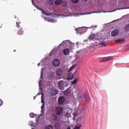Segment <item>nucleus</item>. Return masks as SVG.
Instances as JSON below:
<instances>
[{"instance_id":"f257e3e1","label":"nucleus","mask_w":129,"mask_h":129,"mask_svg":"<svg viewBox=\"0 0 129 129\" xmlns=\"http://www.w3.org/2000/svg\"><path fill=\"white\" fill-rule=\"evenodd\" d=\"M44 69L45 68H43L41 69L40 79L39 81L40 92L36 95V96L38 95H41V103H42L43 104L41 107V113L42 114H40V116L42 115V114H44L45 112V101H44V94H43V90L41 88V86H42V81H43V70H44Z\"/></svg>"},{"instance_id":"f03ea898","label":"nucleus","mask_w":129,"mask_h":129,"mask_svg":"<svg viewBox=\"0 0 129 129\" xmlns=\"http://www.w3.org/2000/svg\"><path fill=\"white\" fill-rule=\"evenodd\" d=\"M84 98L86 99L87 102H90V97H89V96L84 92H80L78 94L77 99L80 101V100H82V99Z\"/></svg>"},{"instance_id":"7ed1b4c3","label":"nucleus","mask_w":129,"mask_h":129,"mask_svg":"<svg viewBox=\"0 0 129 129\" xmlns=\"http://www.w3.org/2000/svg\"><path fill=\"white\" fill-rule=\"evenodd\" d=\"M60 46H63L64 47H68L70 50L74 49V43L69 40L63 41L58 45V47H60Z\"/></svg>"},{"instance_id":"20e7f679","label":"nucleus","mask_w":129,"mask_h":129,"mask_svg":"<svg viewBox=\"0 0 129 129\" xmlns=\"http://www.w3.org/2000/svg\"><path fill=\"white\" fill-rule=\"evenodd\" d=\"M106 39V37L103 36V35L102 34L101 37H100V39H99L98 40V41H99V42H95L93 43L94 46H97L98 45H99V44H100L102 46H103L104 47H106V44H105V42H102V41H104V40H105Z\"/></svg>"},{"instance_id":"39448f33","label":"nucleus","mask_w":129,"mask_h":129,"mask_svg":"<svg viewBox=\"0 0 129 129\" xmlns=\"http://www.w3.org/2000/svg\"><path fill=\"white\" fill-rule=\"evenodd\" d=\"M102 35V34L100 33H98L97 34H92L88 37V40H89L90 41L97 40V41H98V40L100 39V37H101Z\"/></svg>"},{"instance_id":"423d86ee","label":"nucleus","mask_w":129,"mask_h":129,"mask_svg":"<svg viewBox=\"0 0 129 129\" xmlns=\"http://www.w3.org/2000/svg\"><path fill=\"white\" fill-rule=\"evenodd\" d=\"M63 73H64V71L60 68L57 69L56 70V74L57 77H59V79H61Z\"/></svg>"},{"instance_id":"0eeeda50","label":"nucleus","mask_w":129,"mask_h":129,"mask_svg":"<svg viewBox=\"0 0 129 129\" xmlns=\"http://www.w3.org/2000/svg\"><path fill=\"white\" fill-rule=\"evenodd\" d=\"M62 112H63V108L62 107H57L55 108V113L57 115H60Z\"/></svg>"},{"instance_id":"6e6552de","label":"nucleus","mask_w":129,"mask_h":129,"mask_svg":"<svg viewBox=\"0 0 129 129\" xmlns=\"http://www.w3.org/2000/svg\"><path fill=\"white\" fill-rule=\"evenodd\" d=\"M58 87L60 90H64V87H65V82L63 81H60L58 82Z\"/></svg>"},{"instance_id":"1a4fd4ad","label":"nucleus","mask_w":129,"mask_h":129,"mask_svg":"<svg viewBox=\"0 0 129 129\" xmlns=\"http://www.w3.org/2000/svg\"><path fill=\"white\" fill-rule=\"evenodd\" d=\"M48 62L49 58H48V57L44 58L40 62L41 66H45V65H47V63H48Z\"/></svg>"},{"instance_id":"9d476101","label":"nucleus","mask_w":129,"mask_h":129,"mask_svg":"<svg viewBox=\"0 0 129 129\" xmlns=\"http://www.w3.org/2000/svg\"><path fill=\"white\" fill-rule=\"evenodd\" d=\"M29 125H31L32 127H36L37 125H38L39 122H38V120H36V123H34L33 121H29Z\"/></svg>"},{"instance_id":"9b49d317","label":"nucleus","mask_w":129,"mask_h":129,"mask_svg":"<svg viewBox=\"0 0 129 129\" xmlns=\"http://www.w3.org/2000/svg\"><path fill=\"white\" fill-rule=\"evenodd\" d=\"M113 59H114V58L111 56H109L101 60L100 62H107L108 61H110V60H112Z\"/></svg>"},{"instance_id":"f8f14e48","label":"nucleus","mask_w":129,"mask_h":129,"mask_svg":"<svg viewBox=\"0 0 129 129\" xmlns=\"http://www.w3.org/2000/svg\"><path fill=\"white\" fill-rule=\"evenodd\" d=\"M59 104H63L65 101V98L63 96L60 97L58 100Z\"/></svg>"},{"instance_id":"ddd939ff","label":"nucleus","mask_w":129,"mask_h":129,"mask_svg":"<svg viewBox=\"0 0 129 129\" xmlns=\"http://www.w3.org/2000/svg\"><path fill=\"white\" fill-rule=\"evenodd\" d=\"M52 64L53 66L57 67V66L60 65V61L57 59H55L53 61Z\"/></svg>"},{"instance_id":"4468645a","label":"nucleus","mask_w":129,"mask_h":129,"mask_svg":"<svg viewBox=\"0 0 129 129\" xmlns=\"http://www.w3.org/2000/svg\"><path fill=\"white\" fill-rule=\"evenodd\" d=\"M58 93V91L56 89H51V94L53 96H55Z\"/></svg>"},{"instance_id":"2eb2a0df","label":"nucleus","mask_w":129,"mask_h":129,"mask_svg":"<svg viewBox=\"0 0 129 129\" xmlns=\"http://www.w3.org/2000/svg\"><path fill=\"white\" fill-rule=\"evenodd\" d=\"M115 41L116 43H120V44L124 43L125 40L124 39L116 38L115 39Z\"/></svg>"},{"instance_id":"dca6fc26","label":"nucleus","mask_w":129,"mask_h":129,"mask_svg":"<svg viewBox=\"0 0 129 129\" xmlns=\"http://www.w3.org/2000/svg\"><path fill=\"white\" fill-rule=\"evenodd\" d=\"M70 51H72V50H70V49L69 48H66V49H63V55H68V54H69V52H70Z\"/></svg>"},{"instance_id":"f3484780","label":"nucleus","mask_w":129,"mask_h":129,"mask_svg":"<svg viewBox=\"0 0 129 129\" xmlns=\"http://www.w3.org/2000/svg\"><path fill=\"white\" fill-rule=\"evenodd\" d=\"M117 34H118V30H117V29L113 30L111 33V35L112 37H115V36H116V35H117Z\"/></svg>"},{"instance_id":"a211bd4d","label":"nucleus","mask_w":129,"mask_h":129,"mask_svg":"<svg viewBox=\"0 0 129 129\" xmlns=\"http://www.w3.org/2000/svg\"><path fill=\"white\" fill-rule=\"evenodd\" d=\"M24 34V29L22 28H20L17 32V35L19 36H22V35Z\"/></svg>"},{"instance_id":"6ab92c4d","label":"nucleus","mask_w":129,"mask_h":129,"mask_svg":"<svg viewBox=\"0 0 129 129\" xmlns=\"http://www.w3.org/2000/svg\"><path fill=\"white\" fill-rule=\"evenodd\" d=\"M47 76L48 78H53L54 76H55V73L53 72H50L48 74Z\"/></svg>"},{"instance_id":"aec40b11","label":"nucleus","mask_w":129,"mask_h":129,"mask_svg":"<svg viewBox=\"0 0 129 129\" xmlns=\"http://www.w3.org/2000/svg\"><path fill=\"white\" fill-rule=\"evenodd\" d=\"M55 128L56 129H62V125L61 123H56L55 125Z\"/></svg>"},{"instance_id":"412c9836","label":"nucleus","mask_w":129,"mask_h":129,"mask_svg":"<svg viewBox=\"0 0 129 129\" xmlns=\"http://www.w3.org/2000/svg\"><path fill=\"white\" fill-rule=\"evenodd\" d=\"M81 15H84V14H81L80 13L79 14H73L72 15H66L64 17H70V16H73L74 17H79V16H81Z\"/></svg>"},{"instance_id":"4be33fe9","label":"nucleus","mask_w":129,"mask_h":129,"mask_svg":"<svg viewBox=\"0 0 129 129\" xmlns=\"http://www.w3.org/2000/svg\"><path fill=\"white\" fill-rule=\"evenodd\" d=\"M62 4V0H55L54 2V5L55 6H59V5Z\"/></svg>"},{"instance_id":"5701e85b","label":"nucleus","mask_w":129,"mask_h":129,"mask_svg":"<svg viewBox=\"0 0 129 129\" xmlns=\"http://www.w3.org/2000/svg\"><path fill=\"white\" fill-rule=\"evenodd\" d=\"M30 117H31V118H34V117H36V116H37V114L31 112L29 114Z\"/></svg>"},{"instance_id":"b1692460","label":"nucleus","mask_w":129,"mask_h":129,"mask_svg":"<svg viewBox=\"0 0 129 129\" xmlns=\"http://www.w3.org/2000/svg\"><path fill=\"white\" fill-rule=\"evenodd\" d=\"M77 34H81V27L78 28L76 29Z\"/></svg>"},{"instance_id":"393cba45","label":"nucleus","mask_w":129,"mask_h":129,"mask_svg":"<svg viewBox=\"0 0 129 129\" xmlns=\"http://www.w3.org/2000/svg\"><path fill=\"white\" fill-rule=\"evenodd\" d=\"M64 95L65 96H68L70 95V91H69V89H68L66 91H65Z\"/></svg>"},{"instance_id":"a878e982","label":"nucleus","mask_w":129,"mask_h":129,"mask_svg":"<svg viewBox=\"0 0 129 129\" xmlns=\"http://www.w3.org/2000/svg\"><path fill=\"white\" fill-rule=\"evenodd\" d=\"M77 64H75L74 65H73L69 70V72H70V71H72V70H73V69H74V68H75V67H76Z\"/></svg>"},{"instance_id":"bb28decb","label":"nucleus","mask_w":129,"mask_h":129,"mask_svg":"<svg viewBox=\"0 0 129 129\" xmlns=\"http://www.w3.org/2000/svg\"><path fill=\"white\" fill-rule=\"evenodd\" d=\"M47 3L50 6H52V5H53V4H54V0H48Z\"/></svg>"},{"instance_id":"cd10ccee","label":"nucleus","mask_w":129,"mask_h":129,"mask_svg":"<svg viewBox=\"0 0 129 129\" xmlns=\"http://www.w3.org/2000/svg\"><path fill=\"white\" fill-rule=\"evenodd\" d=\"M79 80V79H78V78H77L72 82V84H76V83L78 82Z\"/></svg>"},{"instance_id":"c85d7f7f","label":"nucleus","mask_w":129,"mask_h":129,"mask_svg":"<svg viewBox=\"0 0 129 129\" xmlns=\"http://www.w3.org/2000/svg\"><path fill=\"white\" fill-rule=\"evenodd\" d=\"M124 30H125V32H128V31H129V24H127L125 26Z\"/></svg>"},{"instance_id":"c756f323","label":"nucleus","mask_w":129,"mask_h":129,"mask_svg":"<svg viewBox=\"0 0 129 129\" xmlns=\"http://www.w3.org/2000/svg\"><path fill=\"white\" fill-rule=\"evenodd\" d=\"M81 30H82L81 34H84V33H85V32H86V31H87L86 30V29H85L83 27H81Z\"/></svg>"},{"instance_id":"7c9ffc66","label":"nucleus","mask_w":129,"mask_h":129,"mask_svg":"<svg viewBox=\"0 0 129 129\" xmlns=\"http://www.w3.org/2000/svg\"><path fill=\"white\" fill-rule=\"evenodd\" d=\"M65 116L66 117H70V116H71V114L69 112H67L65 114Z\"/></svg>"},{"instance_id":"2f4dec72","label":"nucleus","mask_w":129,"mask_h":129,"mask_svg":"<svg viewBox=\"0 0 129 129\" xmlns=\"http://www.w3.org/2000/svg\"><path fill=\"white\" fill-rule=\"evenodd\" d=\"M45 129H53V126L52 125H47L46 126Z\"/></svg>"},{"instance_id":"473e14b6","label":"nucleus","mask_w":129,"mask_h":129,"mask_svg":"<svg viewBox=\"0 0 129 129\" xmlns=\"http://www.w3.org/2000/svg\"><path fill=\"white\" fill-rule=\"evenodd\" d=\"M81 126H82V125H77L74 129H80V127H81Z\"/></svg>"},{"instance_id":"72a5a7b5","label":"nucleus","mask_w":129,"mask_h":129,"mask_svg":"<svg viewBox=\"0 0 129 129\" xmlns=\"http://www.w3.org/2000/svg\"><path fill=\"white\" fill-rule=\"evenodd\" d=\"M16 24L17 28H20L21 27V25H20L21 24V22H16Z\"/></svg>"},{"instance_id":"f704fd0d","label":"nucleus","mask_w":129,"mask_h":129,"mask_svg":"<svg viewBox=\"0 0 129 129\" xmlns=\"http://www.w3.org/2000/svg\"><path fill=\"white\" fill-rule=\"evenodd\" d=\"M72 2L73 4H77L79 2V0H72Z\"/></svg>"},{"instance_id":"c9c22d12","label":"nucleus","mask_w":129,"mask_h":129,"mask_svg":"<svg viewBox=\"0 0 129 129\" xmlns=\"http://www.w3.org/2000/svg\"><path fill=\"white\" fill-rule=\"evenodd\" d=\"M4 104V101L2 100V99H0V106H2Z\"/></svg>"},{"instance_id":"e433bc0d","label":"nucleus","mask_w":129,"mask_h":129,"mask_svg":"<svg viewBox=\"0 0 129 129\" xmlns=\"http://www.w3.org/2000/svg\"><path fill=\"white\" fill-rule=\"evenodd\" d=\"M85 110H86V108H83L81 110V112H84V111H85Z\"/></svg>"},{"instance_id":"4c0bfd02","label":"nucleus","mask_w":129,"mask_h":129,"mask_svg":"<svg viewBox=\"0 0 129 129\" xmlns=\"http://www.w3.org/2000/svg\"><path fill=\"white\" fill-rule=\"evenodd\" d=\"M53 116H54V118L53 119V120H57V116L54 115Z\"/></svg>"},{"instance_id":"58836bf2","label":"nucleus","mask_w":129,"mask_h":129,"mask_svg":"<svg viewBox=\"0 0 129 129\" xmlns=\"http://www.w3.org/2000/svg\"><path fill=\"white\" fill-rule=\"evenodd\" d=\"M91 28H97V25H92Z\"/></svg>"},{"instance_id":"ea45409f","label":"nucleus","mask_w":129,"mask_h":129,"mask_svg":"<svg viewBox=\"0 0 129 129\" xmlns=\"http://www.w3.org/2000/svg\"><path fill=\"white\" fill-rule=\"evenodd\" d=\"M76 45H77V46H78V45H79V42H77L76 43Z\"/></svg>"},{"instance_id":"a19ab883","label":"nucleus","mask_w":129,"mask_h":129,"mask_svg":"<svg viewBox=\"0 0 129 129\" xmlns=\"http://www.w3.org/2000/svg\"><path fill=\"white\" fill-rule=\"evenodd\" d=\"M37 97V96H35L34 97L33 99L35 100L36 99V98Z\"/></svg>"},{"instance_id":"79ce46f5","label":"nucleus","mask_w":129,"mask_h":129,"mask_svg":"<svg viewBox=\"0 0 129 129\" xmlns=\"http://www.w3.org/2000/svg\"><path fill=\"white\" fill-rule=\"evenodd\" d=\"M40 64H41V62H39V63H38L37 64V65H38V66H40Z\"/></svg>"},{"instance_id":"37998d69","label":"nucleus","mask_w":129,"mask_h":129,"mask_svg":"<svg viewBox=\"0 0 129 129\" xmlns=\"http://www.w3.org/2000/svg\"><path fill=\"white\" fill-rule=\"evenodd\" d=\"M67 129H71V127H68V128H67Z\"/></svg>"},{"instance_id":"c03bdc74","label":"nucleus","mask_w":129,"mask_h":129,"mask_svg":"<svg viewBox=\"0 0 129 129\" xmlns=\"http://www.w3.org/2000/svg\"><path fill=\"white\" fill-rule=\"evenodd\" d=\"M86 15H90V13H87Z\"/></svg>"},{"instance_id":"a18cd8bd","label":"nucleus","mask_w":129,"mask_h":129,"mask_svg":"<svg viewBox=\"0 0 129 129\" xmlns=\"http://www.w3.org/2000/svg\"><path fill=\"white\" fill-rule=\"evenodd\" d=\"M77 54H79V51H77Z\"/></svg>"},{"instance_id":"49530a36","label":"nucleus","mask_w":129,"mask_h":129,"mask_svg":"<svg viewBox=\"0 0 129 129\" xmlns=\"http://www.w3.org/2000/svg\"><path fill=\"white\" fill-rule=\"evenodd\" d=\"M52 52H53V51L50 52V54H52Z\"/></svg>"},{"instance_id":"de8ad7c7","label":"nucleus","mask_w":129,"mask_h":129,"mask_svg":"<svg viewBox=\"0 0 129 129\" xmlns=\"http://www.w3.org/2000/svg\"><path fill=\"white\" fill-rule=\"evenodd\" d=\"M86 1V2H87V1H88V0H85Z\"/></svg>"},{"instance_id":"09e8293b","label":"nucleus","mask_w":129,"mask_h":129,"mask_svg":"<svg viewBox=\"0 0 129 129\" xmlns=\"http://www.w3.org/2000/svg\"><path fill=\"white\" fill-rule=\"evenodd\" d=\"M112 11H110V13H111Z\"/></svg>"},{"instance_id":"8fccbe9b","label":"nucleus","mask_w":129,"mask_h":129,"mask_svg":"<svg viewBox=\"0 0 129 129\" xmlns=\"http://www.w3.org/2000/svg\"><path fill=\"white\" fill-rule=\"evenodd\" d=\"M14 52H16V50H14Z\"/></svg>"},{"instance_id":"3c124183","label":"nucleus","mask_w":129,"mask_h":129,"mask_svg":"<svg viewBox=\"0 0 129 129\" xmlns=\"http://www.w3.org/2000/svg\"><path fill=\"white\" fill-rule=\"evenodd\" d=\"M89 28H91V27H89V28H88L89 29Z\"/></svg>"},{"instance_id":"603ef678","label":"nucleus","mask_w":129,"mask_h":129,"mask_svg":"<svg viewBox=\"0 0 129 129\" xmlns=\"http://www.w3.org/2000/svg\"><path fill=\"white\" fill-rule=\"evenodd\" d=\"M31 129H34V128H32Z\"/></svg>"},{"instance_id":"864d4df0","label":"nucleus","mask_w":129,"mask_h":129,"mask_svg":"<svg viewBox=\"0 0 129 129\" xmlns=\"http://www.w3.org/2000/svg\"><path fill=\"white\" fill-rule=\"evenodd\" d=\"M128 9H129V8Z\"/></svg>"}]
</instances>
